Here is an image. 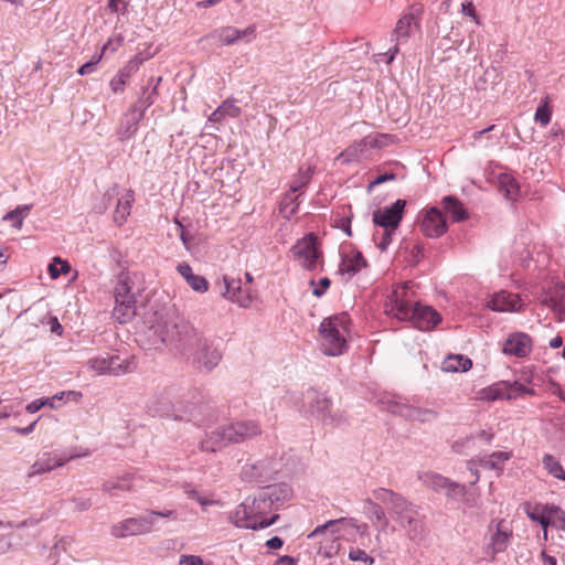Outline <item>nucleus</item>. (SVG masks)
Instances as JSON below:
<instances>
[{
  "label": "nucleus",
  "instance_id": "f257e3e1",
  "mask_svg": "<svg viewBox=\"0 0 565 565\" xmlns=\"http://www.w3.org/2000/svg\"><path fill=\"white\" fill-rule=\"evenodd\" d=\"M146 338L151 348L160 350L164 345L201 372H211L223 358L212 340L178 316L154 315L149 320Z\"/></svg>",
  "mask_w": 565,
  "mask_h": 565
},
{
  "label": "nucleus",
  "instance_id": "f03ea898",
  "mask_svg": "<svg viewBox=\"0 0 565 565\" xmlns=\"http://www.w3.org/2000/svg\"><path fill=\"white\" fill-rule=\"evenodd\" d=\"M146 411L152 417L192 422L204 426L216 419L214 408L209 404H196L179 395L175 386H166L156 392L146 404Z\"/></svg>",
  "mask_w": 565,
  "mask_h": 565
},
{
  "label": "nucleus",
  "instance_id": "7ed1b4c3",
  "mask_svg": "<svg viewBox=\"0 0 565 565\" xmlns=\"http://www.w3.org/2000/svg\"><path fill=\"white\" fill-rule=\"evenodd\" d=\"M386 312L401 321H409L423 331H428L440 321V315L430 306L422 305L415 295L414 284L397 285L385 301Z\"/></svg>",
  "mask_w": 565,
  "mask_h": 565
},
{
  "label": "nucleus",
  "instance_id": "20e7f679",
  "mask_svg": "<svg viewBox=\"0 0 565 565\" xmlns=\"http://www.w3.org/2000/svg\"><path fill=\"white\" fill-rule=\"evenodd\" d=\"M274 509L259 492L253 498H246L233 512L232 521L237 527L259 530L274 524L278 519L277 514L271 518L267 515Z\"/></svg>",
  "mask_w": 565,
  "mask_h": 565
},
{
  "label": "nucleus",
  "instance_id": "39448f33",
  "mask_svg": "<svg viewBox=\"0 0 565 565\" xmlns=\"http://www.w3.org/2000/svg\"><path fill=\"white\" fill-rule=\"evenodd\" d=\"M260 434L258 424L254 420L236 422L217 427L201 441L202 451L215 452L230 444L243 443Z\"/></svg>",
  "mask_w": 565,
  "mask_h": 565
},
{
  "label": "nucleus",
  "instance_id": "423d86ee",
  "mask_svg": "<svg viewBox=\"0 0 565 565\" xmlns=\"http://www.w3.org/2000/svg\"><path fill=\"white\" fill-rule=\"evenodd\" d=\"M350 318L342 312L322 320L319 327L321 351L329 356H339L348 350Z\"/></svg>",
  "mask_w": 565,
  "mask_h": 565
},
{
  "label": "nucleus",
  "instance_id": "0eeeda50",
  "mask_svg": "<svg viewBox=\"0 0 565 565\" xmlns=\"http://www.w3.org/2000/svg\"><path fill=\"white\" fill-rule=\"evenodd\" d=\"M391 518L411 541H422L426 536V516L419 505L404 498L397 505L390 509Z\"/></svg>",
  "mask_w": 565,
  "mask_h": 565
},
{
  "label": "nucleus",
  "instance_id": "6e6552de",
  "mask_svg": "<svg viewBox=\"0 0 565 565\" xmlns=\"http://www.w3.org/2000/svg\"><path fill=\"white\" fill-rule=\"evenodd\" d=\"M513 535L512 527L504 519L491 520L487 527V544L483 547L484 554L490 561L497 555L507 551Z\"/></svg>",
  "mask_w": 565,
  "mask_h": 565
},
{
  "label": "nucleus",
  "instance_id": "1a4fd4ad",
  "mask_svg": "<svg viewBox=\"0 0 565 565\" xmlns=\"http://www.w3.org/2000/svg\"><path fill=\"white\" fill-rule=\"evenodd\" d=\"M87 365L98 375L114 376L131 373L136 369V362L134 358L121 359L119 355L109 354L90 358L87 361Z\"/></svg>",
  "mask_w": 565,
  "mask_h": 565
},
{
  "label": "nucleus",
  "instance_id": "9d476101",
  "mask_svg": "<svg viewBox=\"0 0 565 565\" xmlns=\"http://www.w3.org/2000/svg\"><path fill=\"white\" fill-rule=\"evenodd\" d=\"M417 479L427 489L438 493L445 491L448 499L455 500L467 495V487L465 484L455 482L438 472L430 470L418 471Z\"/></svg>",
  "mask_w": 565,
  "mask_h": 565
},
{
  "label": "nucleus",
  "instance_id": "9b49d317",
  "mask_svg": "<svg viewBox=\"0 0 565 565\" xmlns=\"http://www.w3.org/2000/svg\"><path fill=\"white\" fill-rule=\"evenodd\" d=\"M422 13V7L412 6L409 11L398 19L392 34V40L396 41V44L384 54L387 64L392 63L397 54L398 45L411 36L413 28H418Z\"/></svg>",
  "mask_w": 565,
  "mask_h": 565
},
{
  "label": "nucleus",
  "instance_id": "f8f14e48",
  "mask_svg": "<svg viewBox=\"0 0 565 565\" xmlns=\"http://www.w3.org/2000/svg\"><path fill=\"white\" fill-rule=\"evenodd\" d=\"M303 407H308V412L324 425H338L342 422V415L331 413V401L315 388H309L303 394Z\"/></svg>",
  "mask_w": 565,
  "mask_h": 565
},
{
  "label": "nucleus",
  "instance_id": "ddd939ff",
  "mask_svg": "<svg viewBox=\"0 0 565 565\" xmlns=\"http://www.w3.org/2000/svg\"><path fill=\"white\" fill-rule=\"evenodd\" d=\"M291 253L300 265L308 270L316 269L319 258L321 257L317 237L313 233H310L299 239L292 246Z\"/></svg>",
  "mask_w": 565,
  "mask_h": 565
},
{
  "label": "nucleus",
  "instance_id": "4468645a",
  "mask_svg": "<svg viewBox=\"0 0 565 565\" xmlns=\"http://www.w3.org/2000/svg\"><path fill=\"white\" fill-rule=\"evenodd\" d=\"M152 530V516L145 514L128 518L115 523L110 527V534L116 539H125L128 536L145 535Z\"/></svg>",
  "mask_w": 565,
  "mask_h": 565
},
{
  "label": "nucleus",
  "instance_id": "2eb2a0df",
  "mask_svg": "<svg viewBox=\"0 0 565 565\" xmlns=\"http://www.w3.org/2000/svg\"><path fill=\"white\" fill-rule=\"evenodd\" d=\"M406 201L398 199L390 206L377 209L373 213V222L375 225L396 232L404 214Z\"/></svg>",
  "mask_w": 565,
  "mask_h": 565
},
{
  "label": "nucleus",
  "instance_id": "dca6fc26",
  "mask_svg": "<svg viewBox=\"0 0 565 565\" xmlns=\"http://www.w3.org/2000/svg\"><path fill=\"white\" fill-rule=\"evenodd\" d=\"M277 467L270 459L248 461L242 469V479L247 482L265 483L273 479Z\"/></svg>",
  "mask_w": 565,
  "mask_h": 565
},
{
  "label": "nucleus",
  "instance_id": "f3484780",
  "mask_svg": "<svg viewBox=\"0 0 565 565\" xmlns=\"http://www.w3.org/2000/svg\"><path fill=\"white\" fill-rule=\"evenodd\" d=\"M223 285L224 290L222 291V296L237 303L242 308H247L252 303V296L249 289L242 288V281L239 278H234L227 275L223 276Z\"/></svg>",
  "mask_w": 565,
  "mask_h": 565
},
{
  "label": "nucleus",
  "instance_id": "a211bd4d",
  "mask_svg": "<svg viewBox=\"0 0 565 565\" xmlns=\"http://www.w3.org/2000/svg\"><path fill=\"white\" fill-rule=\"evenodd\" d=\"M446 230L447 224L440 210L431 207L425 213L420 222V231L425 236L431 238L439 237Z\"/></svg>",
  "mask_w": 565,
  "mask_h": 565
},
{
  "label": "nucleus",
  "instance_id": "6ab92c4d",
  "mask_svg": "<svg viewBox=\"0 0 565 565\" xmlns=\"http://www.w3.org/2000/svg\"><path fill=\"white\" fill-rule=\"evenodd\" d=\"M115 315L121 312L122 318L117 317L120 323L126 322L134 315V296L130 295V288L125 281H119L115 288Z\"/></svg>",
  "mask_w": 565,
  "mask_h": 565
},
{
  "label": "nucleus",
  "instance_id": "aec40b11",
  "mask_svg": "<svg viewBox=\"0 0 565 565\" xmlns=\"http://www.w3.org/2000/svg\"><path fill=\"white\" fill-rule=\"evenodd\" d=\"M486 306L492 311L510 312L520 310L522 305L519 295L501 290L499 292H494L488 299Z\"/></svg>",
  "mask_w": 565,
  "mask_h": 565
},
{
  "label": "nucleus",
  "instance_id": "412c9836",
  "mask_svg": "<svg viewBox=\"0 0 565 565\" xmlns=\"http://www.w3.org/2000/svg\"><path fill=\"white\" fill-rule=\"evenodd\" d=\"M532 351V339L524 332H514L503 344V353L516 358H525Z\"/></svg>",
  "mask_w": 565,
  "mask_h": 565
},
{
  "label": "nucleus",
  "instance_id": "4be33fe9",
  "mask_svg": "<svg viewBox=\"0 0 565 565\" xmlns=\"http://www.w3.org/2000/svg\"><path fill=\"white\" fill-rule=\"evenodd\" d=\"M79 457V455H71L70 457H58L53 454H43L42 457L35 460V462L30 467L28 477H34L38 475H42L49 472L57 467H62L67 461Z\"/></svg>",
  "mask_w": 565,
  "mask_h": 565
},
{
  "label": "nucleus",
  "instance_id": "5701e85b",
  "mask_svg": "<svg viewBox=\"0 0 565 565\" xmlns=\"http://www.w3.org/2000/svg\"><path fill=\"white\" fill-rule=\"evenodd\" d=\"M541 303L551 308L556 315H558L559 320H564L565 285L557 284L554 287L550 288L541 299Z\"/></svg>",
  "mask_w": 565,
  "mask_h": 565
},
{
  "label": "nucleus",
  "instance_id": "b1692460",
  "mask_svg": "<svg viewBox=\"0 0 565 565\" xmlns=\"http://www.w3.org/2000/svg\"><path fill=\"white\" fill-rule=\"evenodd\" d=\"M554 507L555 504L525 502L523 504V511L531 521L540 523L542 527H550V520Z\"/></svg>",
  "mask_w": 565,
  "mask_h": 565
},
{
  "label": "nucleus",
  "instance_id": "393cba45",
  "mask_svg": "<svg viewBox=\"0 0 565 565\" xmlns=\"http://www.w3.org/2000/svg\"><path fill=\"white\" fill-rule=\"evenodd\" d=\"M211 36L217 39L224 45H231L243 38H254L255 26L249 25L244 30H238L234 26H224L215 30Z\"/></svg>",
  "mask_w": 565,
  "mask_h": 565
},
{
  "label": "nucleus",
  "instance_id": "a878e982",
  "mask_svg": "<svg viewBox=\"0 0 565 565\" xmlns=\"http://www.w3.org/2000/svg\"><path fill=\"white\" fill-rule=\"evenodd\" d=\"M145 58L140 55L134 56L128 63L118 72V74L110 81V87L114 93H121L127 83V78L136 73Z\"/></svg>",
  "mask_w": 565,
  "mask_h": 565
},
{
  "label": "nucleus",
  "instance_id": "bb28decb",
  "mask_svg": "<svg viewBox=\"0 0 565 565\" xmlns=\"http://www.w3.org/2000/svg\"><path fill=\"white\" fill-rule=\"evenodd\" d=\"M143 116L142 111H139L137 107H132L127 114H125L117 131L119 139H129L137 131L138 124Z\"/></svg>",
  "mask_w": 565,
  "mask_h": 565
},
{
  "label": "nucleus",
  "instance_id": "cd10ccee",
  "mask_svg": "<svg viewBox=\"0 0 565 565\" xmlns=\"http://www.w3.org/2000/svg\"><path fill=\"white\" fill-rule=\"evenodd\" d=\"M178 273L185 279L186 284L198 292H205L209 289L207 280L200 275H195L192 270V267L183 262L180 263L177 267Z\"/></svg>",
  "mask_w": 565,
  "mask_h": 565
},
{
  "label": "nucleus",
  "instance_id": "c85d7f7f",
  "mask_svg": "<svg viewBox=\"0 0 565 565\" xmlns=\"http://www.w3.org/2000/svg\"><path fill=\"white\" fill-rule=\"evenodd\" d=\"M394 412L407 419L418 420L422 423L433 420L437 417V413L433 409L419 408L406 404L397 405Z\"/></svg>",
  "mask_w": 565,
  "mask_h": 565
},
{
  "label": "nucleus",
  "instance_id": "c756f323",
  "mask_svg": "<svg viewBox=\"0 0 565 565\" xmlns=\"http://www.w3.org/2000/svg\"><path fill=\"white\" fill-rule=\"evenodd\" d=\"M338 525H347V526L353 527V529L356 530V532L360 535H365L367 533V529H369L367 524H365V523L359 524L358 521L355 519H353V518H340V519H337V520L327 521L322 525H318L308 535V537L309 539L316 537L318 534L323 533L326 529L331 527V526H338Z\"/></svg>",
  "mask_w": 565,
  "mask_h": 565
},
{
  "label": "nucleus",
  "instance_id": "7c9ffc66",
  "mask_svg": "<svg viewBox=\"0 0 565 565\" xmlns=\"http://www.w3.org/2000/svg\"><path fill=\"white\" fill-rule=\"evenodd\" d=\"M259 493L265 497L266 501H268L274 509L275 505L281 504L290 497L291 490L287 484L279 483L267 486L262 489Z\"/></svg>",
  "mask_w": 565,
  "mask_h": 565
},
{
  "label": "nucleus",
  "instance_id": "2f4dec72",
  "mask_svg": "<svg viewBox=\"0 0 565 565\" xmlns=\"http://www.w3.org/2000/svg\"><path fill=\"white\" fill-rule=\"evenodd\" d=\"M365 266L366 260L363 257L362 253L358 250H352L342 258L339 270L342 274L353 276Z\"/></svg>",
  "mask_w": 565,
  "mask_h": 565
},
{
  "label": "nucleus",
  "instance_id": "473e14b6",
  "mask_svg": "<svg viewBox=\"0 0 565 565\" xmlns=\"http://www.w3.org/2000/svg\"><path fill=\"white\" fill-rule=\"evenodd\" d=\"M242 110L234 99L224 100L207 118L210 122H221L225 118H237Z\"/></svg>",
  "mask_w": 565,
  "mask_h": 565
},
{
  "label": "nucleus",
  "instance_id": "72a5a7b5",
  "mask_svg": "<svg viewBox=\"0 0 565 565\" xmlns=\"http://www.w3.org/2000/svg\"><path fill=\"white\" fill-rule=\"evenodd\" d=\"M443 209L455 222H461L468 217L463 204L452 195L445 196L441 201Z\"/></svg>",
  "mask_w": 565,
  "mask_h": 565
},
{
  "label": "nucleus",
  "instance_id": "f704fd0d",
  "mask_svg": "<svg viewBox=\"0 0 565 565\" xmlns=\"http://www.w3.org/2000/svg\"><path fill=\"white\" fill-rule=\"evenodd\" d=\"M472 367V361L461 354L448 355L441 364V369L445 372H467Z\"/></svg>",
  "mask_w": 565,
  "mask_h": 565
},
{
  "label": "nucleus",
  "instance_id": "c9c22d12",
  "mask_svg": "<svg viewBox=\"0 0 565 565\" xmlns=\"http://www.w3.org/2000/svg\"><path fill=\"white\" fill-rule=\"evenodd\" d=\"M102 490L110 495L132 490V478L127 475L117 479L107 480L103 483Z\"/></svg>",
  "mask_w": 565,
  "mask_h": 565
},
{
  "label": "nucleus",
  "instance_id": "e433bc0d",
  "mask_svg": "<svg viewBox=\"0 0 565 565\" xmlns=\"http://www.w3.org/2000/svg\"><path fill=\"white\" fill-rule=\"evenodd\" d=\"M134 202V193L132 191H127L117 202L115 212H114V221L118 225H122L128 215L130 214L131 205Z\"/></svg>",
  "mask_w": 565,
  "mask_h": 565
},
{
  "label": "nucleus",
  "instance_id": "4c0bfd02",
  "mask_svg": "<svg viewBox=\"0 0 565 565\" xmlns=\"http://www.w3.org/2000/svg\"><path fill=\"white\" fill-rule=\"evenodd\" d=\"M501 79L502 77L498 70L495 67H489L484 71L483 75L476 81L475 87L479 92L487 90L489 87L494 90Z\"/></svg>",
  "mask_w": 565,
  "mask_h": 565
},
{
  "label": "nucleus",
  "instance_id": "58836bf2",
  "mask_svg": "<svg viewBox=\"0 0 565 565\" xmlns=\"http://www.w3.org/2000/svg\"><path fill=\"white\" fill-rule=\"evenodd\" d=\"M373 495L375 500L387 504L388 510L395 508L397 503H399L405 498L404 495L386 488H377L373 490Z\"/></svg>",
  "mask_w": 565,
  "mask_h": 565
},
{
  "label": "nucleus",
  "instance_id": "ea45409f",
  "mask_svg": "<svg viewBox=\"0 0 565 565\" xmlns=\"http://www.w3.org/2000/svg\"><path fill=\"white\" fill-rule=\"evenodd\" d=\"M510 458L508 452L504 451H495L489 456H484L478 460L480 467L489 470H499L502 468L500 463L507 461Z\"/></svg>",
  "mask_w": 565,
  "mask_h": 565
},
{
  "label": "nucleus",
  "instance_id": "a19ab883",
  "mask_svg": "<svg viewBox=\"0 0 565 565\" xmlns=\"http://www.w3.org/2000/svg\"><path fill=\"white\" fill-rule=\"evenodd\" d=\"M363 511L366 514V516L372 520L373 518L379 522H384V526L387 525V519L385 516L384 509L374 500L366 498L363 501Z\"/></svg>",
  "mask_w": 565,
  "mask_h": 565
},
{
  "label": "nucleus",
  "instance_id": "79ce46f5",
  "mask_svg": "<svg viewBox=\"0 0 565 565\" xmlns=\"http://www.w3.org/2000/svg\"><path fill=\"white\" fill-rule=\"evenodd\" d=\"M353 214L351 212V206L342 207V212H338L333 218V225L337 228L342 230L348 236H352L351 231V221H352Z\"/></svg>",
  "mask_w": 565,
  "mask_h": 565
},
{
  "label": "nucleus",
  "instance_id": "37998d69",
  "mask_svg": "<svg viewBox=\"0 0 565 565\" xmlns=\"http://www.w3.org/2000/svg\"><path fill=\"white\" fill-rule=\"evenodd\" d=\"M292 194L294 193L290 191L286 193L279 205L280 213L287 220H290L297 213L299 207V196H294Z\"/></svg>",
  "mask_w": 565,
  "mask_h": 565
},
{
  "label": "nucleus",
  "instance_id": "c03bdc74",
  "mask_svg": "<svg viewBox=\"0 0 565 565\" xmlns=\"http://www.w3.org/2000/svg\"><path fill=\"white\" fill-rule=\"evenodd\" d=\"M500 189L504 192V195L509 200H514L519 193V183L516 180L507 173H503L499 178Z\"/></svg>",
  "mask_w": 565,
  "mask_h": 565
},
{
  "label": "nucleus",
  "instance_id": "a18cd8bd",
  "mask_svg": "<svg viewBox=\"0 0 565 565\" xmlns=\"http://www.w3.org/2000/svg\"><path fill=\"white\" fill-rule=\"evenodd\" d=\"M82 398V393L77 391H65L57 393L51 397L44 398L46 402V406H50L51 408H57L60 407V403H65L66 401H75L78 402Z\"/></svg>",
  "mask_w": 565,
  "mask_h": 565
},
{
  "label": "nucleus",
  "instance_id": "49530a36",
  "mask_svg": "<svg viewBox=\"0 0 565 565\" xmlns=\"http://www.w3.org/2000/svg\"><path fill=\"white\" fill-rule=\"evenodd\" d=\"M312 169L310 167L303 169L300 168L298 174L294 178V180L290 183L289 191L291 193H296L300 190H302L307 184L310 182L312 177Z\"/></svg>",
  "mask_w": 565,
  "mask_h": 565
},
{
  "label": "nucleus",
  "instance_id": "de8ad7c7",
  "mask_svg": "<svg viewBox=\"0 0 565 565\" xmlns=\"http://www.w3.org/2000/svg\"><path fill=\"white\" fill-rule=\"evenodd\" d=\"M548 96L544 97L536 108L534 115L535 121L539 122L542 127H546L551 122L552 110L548 106Z\"/></svg>",
  "mask_w": 565,
  "mask_h": 565
},
{
  "label": "nucleus",
  "instance_id": "09e8293b",
  "mask_svg": "<svg viewBox=\"0 0 565 565\" xmlns=\"http://www.w3.org/2000/svg\"><path fill=\"white\" fill-rule=\"evenodd\" d=\"M71 270V265L60 257H54L53 262L49 265V274L52 279H56L61 274H67Z\"/></svg>",
  "mask_w": 565,
  "mask_h": 565
},
{
  "label": "nucleus",
  "instance_id": "8fccbe9b",
  "mask_svg": "<svg viewBox=\"0 0 565 565\" xmlns=\"http://www.w3.org/2000/svg\"><path fill=\"white\" fill-rule=\"evenodd\" d=\"M543 466L550 475L561 480V476L564 475V470L558 460L552 455H545L543 457Z\"/></svg>",
  "mask_w": 565,
  "mask_h": 565
},
{
  "label": "nucleus",
  "instance_id": "3c124183",
  "mask_svg": "<svg viewBox=\"0 0 565 565\" xmlns=\"http://www.w3.org/2000/svg\"><path fill=\"white\" fill-rule=\"evenodd\" d=\"M481 394H482L481 397L483 399H487V401L501 399V398H503L505 396L508 397V393L499 384L498 385H493V386H489V387L482 390Z\"/></svg>",
  "mask_w": 565,
  "mask_h": 565
},
{
  "label": "nucleus",
  "instance_id": "603ef678",
  "mask_svg": "<svg viewBox=\"0 0 565 565\" xmlns=\"http://www.w3.org/2000/svg\"><path fill=\"white\" fill-rule=\"evenodd\" d=\"M552 511L553 513L550 520V526L555 527L558 531H565V512L558 505H555Z\"/></svg>",
  "mask_w": 565,
  "mask_h": 565
},
{
  "label": "nucleus",
  "instance_id": "864d4df0",
  "mask_svg": "<svg viewBox=\"0 0 565 565\" xmlns=\"http://www.w3.org/2000/svg\"><path fill=\"white\" fill-rule=\"evenodd\" d=\"M395 232H391L388 230H384L383 233H375L373 235L374 242L381 250H386V248L391 245L393 241V235Z\"/></svg>",
  "mask_w": 565,
  "mask_h": 565
},
{
  "label": "nucleus",
  "instance_id": "5fc2aeb1",
  "mask_svg": "<svg viewBox=\"0 0 565 565\" xmlns=\"http://www.w3.org/2000/svg\"><path fill=\"white\" fill-rule=\"evenodd\" d=\"M73 543L74 539L72 536H63L58 539L52 547V554L54 556H58L63 552H68Z\"/></svg>",
  "mask_w": 565,
  "mask_h": 565
},
{
  "label": "nucleus",
  "instance_id": "6e6d98bb",
  "mask_svg": "<svg viewBox=\"0 0 565 565\" xmlns=\"http://www.w3.org/2000/svg\"><path fill=\"white\" fill-rule=\"evenodd\" d=\"M148 89L146 88L142 93V96L139 98L138 103L134 106V107H137V109L139 111H142V114L145 115V111L147 108H149L154 102H156V97L158 95H154L152 94V89L150 92H147Z\"/></svg>",
  "mask_w": 565,
  "mask_h": 565
},
{
  "label": "nucleus",
  "instance_id": "4d7b16f0",
  "mask_svg": "<svg viewBox=\"0 0 565 565\" xmlns=\"http://www.w3.org/2000/svg\"><path fill=\"white\" fill-rule=\"evenodd\" d=\"M534 395L535 392L532 387H527L519 382H514L510 385V392L508 393V398L515 397L518 395Z\"/></svg>",
  "mask_w": 565,
  "mask_h": 565
},
{
  "label": "nucleus",
  "instance_id": "13d9d810",
  "mask_svg": "<svg viewBox=\"0 0 565 565\" xmlns=\"http://www.w3.org/2000/svg\"><path fill=\"white\" fill-rule=\"evenodd\" d=\"M349 558L353 562H363L369 565L374 563V558L369 556L365 551L360 548H353L349 552Z\"/></svg>",
  "mask_w": 565,
  "mask_h": 565
},
{
  "label": "nucleus",
  "instance_id": "bf43d9fd",
  "mask_svg": "<svg viewBox=\"0 0 565 565\" xmlns=\"http://www.w3.org/2000/svg\"><path fill=\"white\" fill-rule=\"evenodd\" d=\"M72 502L74 503V509L77 512L87 511L93 504L90 498H84V497H75L72 499Z\"/></svg>",
  "mask_w": 565,
  "mask_h": 565
},
{
  "label": "nucleus",
  "instance_id": "052dcab7",
  "mask_svg": "<svg viewBox=\"0 0 565 565\" xmlns=\"http://www.w3.org/2000/svg\"><path fill=\"white\" fill-rule=\"evenodd\" d=\"M147 514L152 516V527H154L156 519L158 516L159 518H164V519H171V520H177L178 519V514L173 510H164V511L151 510Z\"/></svg>",
  "mask_w": 565,
  "mask_h": 565
},
{
  "label": "nucleus",
  "instance_id": "680f3d73",
  "mask_svg": "<svg viewBox=\"0 0 565 565\" xmlns=\"http://www.w3.org/2000/svg\"><path fill=\"white\" fill-rule=\"evenodd\" d=\"M3 221H12V227L20 230L23 225V220L20 215L19 211L12 210L8 212L3 218Z\"/></svg>",
  "mask_w": 565,
  "mask_h": 565
},
{
  "label": "nucleus",
  "instance_id": "e2e57ef3",
  "mask_svg": "<svg viewBox=\"0 0 565 565\" xmlns=\"http://www.w3.org/2000/svg\"><path fill=\"white\" fill-rule=\"evenodd\" d=\"M179 565H204L201 556L182 554L179 558Z\"/></svg>",
  "mask_w": 565,
  "mask_h": 565
},
{
  "label": "nucleus",
  "instance_id": "0e129e2a",
  "mask_svg": "<svg viewBox=\"0 0 565 565\" xmlns=\"http://www.w3.org/2000/svg\"><path fill=\"white\" fill-rule=\"evenodd\" d=\"M330 279L328 277H323L320 279L318 287H315L312 290V295L316 297H321L326 294L327 289L330 287Z\"/></svg>",
  "mask_w": 565,
  "mask_h": 565
},
{
  "label": "nucleus",
  "instance_id": "69168bd1",
  "mask_svg": "<svg viewBox=\"0 0 565 565\" xmlns=\"http://www.w3.org/2000/svg\"><path fill=\"white\" fill-rule=\"evenodd\" d=\"M395 179V174L394 173H382V174H379L375 177V179L373 181H371L369 188H373L375 185H379V184H382L386 181H390V180H394Z\"/></svg>",
  "mask_w": 565,
  "mask_h": 565
},
{
  "label": "nucleus",
  "instance_id": "338daca9",
  "mask_svg": "<svg viewBox=\"0 0 565 565\" xmlns=\"http://www.w3.org/2000/svg\"><path fill=\"white\" fill-rule=\"evenodd\" d=\"M46 402L47 401H44V398H39L35 401H32L31 403H29L26 405V411L30 414H34V413L39 412L43 406H46Z\"/></svg>",
  "mask_w": 565,
  "mask_h": 565
},
{
  "label": "nucleus",
  "instance_id": "774afa93",
  "mask_svg": "<svg viewBox=\"0 0 565 565\" xmlns=\"http://www.w3.org/2000/svg\"><path fill=\"white\" fill-rule=\"evenodd\" d=\"M98 61H99V57H98L97 60H95V61H89V62H87V63L83 64V65L78 68L77 73H78L79 75H82V76H84V75H88V74L93 73V72H94V70H95L96 64L98 63Z\"/></svg>",
  "mask_w": 565,
  "mask_h": 565
}]
</instances>
